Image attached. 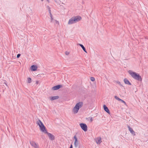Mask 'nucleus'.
Returning a JSON list of instances; mask_svg holds the SVG:
<instances>
[{
	"label": "nucleus",
	"instance_id": "nucleus-1",
	"mask_svg": "<svg viewBox=\"0 0 148 148\" xmlns=\"http://www.w3.org/2000/svg\"><path fill=\"white\" fill-rule=\"evenodd\" d=\"M129 73L132 77L138 81H142V79L141 76L135 72H132L131 71H129Z\"/></svg>",
	"mask_w": 148,
	"mask_h": 148
},
{
	"label": "nucleus",
	"instance_id": "nucleus-2",
	"mask_svg": "<svg viewBox=\"0 0 148 148\" xmlns=\"http://www.w3.org/2000/svg\"><path fill=\"white\" fill-rule=\"evenodd\" d=\"M83 105V103L82 102H79L76 103L75 106L73 108L72 111L75 114L77 113L80 108Z\"/></svg>",
	"mask_w": 148,
	"mask_h": 148
},
{
	"label": "nucleus",
	"instance_id": "nucleus-3",
	"mask_svg": "<svg viewBox=\"0 0 148 148\" xmlns=\"http://www.w3.org/2000/svg\"><path fill=\"white\" fill-rule=\"evenodd\" d=\"M36 124L39 126L40 127V129L42 132H44L46 129L42 123L40 119H38L37 121Z\"/></svg>",
	"mask_w": 148,
	"mask_h": 148
},
{
	"label": "nucleus",
	"instance_id": "nucleus-4",
	"mask_svg": "<svg viewBox=\"0 0 148 148\" xmlns=\"http://www.w3.org/2000/svg\"><path fill=\"white\" fill-rule=\"evenodd\" d=\"M43 132L47 134L49 137V139L51 140H53L55 139V136L53 135H52L50 133L47 132V130L46 129Z\"/></svg>",
	"mask_w": 148,
	"mask_h": 148
},
{
	"label": "nucleus",
	"instance_id": "nucleus-5",
	"mask_svg": "<svg viewBox=\"0 0 148 148\" xmlns=\"http://www.w3.org/2000/svg\"><path fill=\"white\" fill-rule=\"evenodd\" d=\"M79 125L81 128L84 132H86L87 130V126L84 123H81Z\"/></svg>",
	"mask_w": 148,
	"mask_h": 148
},
{
	"label": "nucleus",
	"instance_id": "nucleus-6",
	"mask_svg": "<svg viewBox=\"0 0 148 148\" xmlns=\"http://www.w3.org/2000/svg\"><path fill=\"white\" fill-rule=\"evenodd\" d=\"M73 138L75 139L74 143V146L75 148H77L79 145V141L76 135L74 136Z\"/></svg>",
	"mask_w": 148,
	"mask_h": 148
},
{
	"label": "nucleus",
	"instance_id": "nucleus-7",
	"mask_svg": "<svg viewBox=\"0 0 148 148\" xmlns=\"http://www.w3.org/2000/svg\"><path fill=\"white\" fill-rule=\"evenodd\" d=\"M73 17L75 23L79 21L82 19L81 17L79 16H77Z\"/></svg>",
	"mask_w": 148,
	"mask_h": 148
},
{
	"label": "nucleus",
	"instance_id": "nucleus-8",
	"mask_svg": "<svg viewBox=\"0 0 148 148\" xmlns=\"http://www.w3.org/2000/svg\"><path fill=\"white\" fill-rule=\"evenodd\" d=\"M127 127L128 128L129 131L130 132V133L134 136L136 135V134L135 132L133 130L132 128L130 127L129 125H127Z\"/></svg>",
	"mask_w": 148,
	"mask_h": 148
},
{
	"label": "nucleus",
	"instance_id": "nucleus-9",
	"mask_svg": "<svg viewBox=\"0 0 148 148\" xmlns=\"http://www.w3.org/2000/svg\"><path fill=\"white\" fill-rule=\"evenodd\" d=\"M30 143L31 145L35 148H37L38 147V145L34 141H30Z\"/></svg>",
	"mask_w": 148,
	"mask_h": 148
},
{
	"label": "nucleus",
	"instance_id": "nucleus-10",
	"mask_svg": "<svg viewBox=\"0 0 148 148\" xmlns=\"http://www.w3.org/2000/svg\"><path fill=\"white\" fill-rule=\"evenodd\" d=\"M62 86V85H58L56 86H55L53 87L52 88V90H57L60 88H61Z\"/></svg>",
	"mask_w": 148,
	"mask_h": 148
},
{
	"label": "nucleus",
	"instance_id": "nucleus-11",
	"mask_svg": "<svg viewBox=\"0 0 148 148\" xmlns=\"http://www.w3.org/2000/svg\"><path fill=\"white\" fill-rule=\"evenodd\" d=\"M75 23V21L74 20V19L73 17L71 18L69 20L68 22V24L69 25Z\"/></svg>",
	"mask_w": 148,
	"mask_h": 148
},
{
	"label": "nucleus",
	"instance_id": "nucleus-12",
	"mask_svg": "<svg viewBox=\"0 0 148 148\" xmlns=\"http://www.w3.org/2000/svg\"><path fill=\"white\" fill-rule=\"evenodd\" d=\"M103 107L104 110L108 114H110V112L109 109H108V108L106 106V105H104L103 106Z\"/></svg>",
	"mask_w": 148,
	"mask_h": 148
},
{
	"label": "nucleus",
	"instance_id": "nucleus-13",
	"mask_svg": "<svg viewBox=\"0 0 148 148\" xmlns=\"http://www.w3.org/2000/svg\"><path fill=\"white\" fill-rule=\"evenodd\" d=\"M37 67L36 65H33L31 67V70L32 71H35L37 70Z\"/></svg>",
	"mask_w": 148,
	"mask_h": 148
},
{
	"label": "nucleus",
	"instance_id": "nucleus-14",
	"mask_svg": "<svg viewBox=\"0 0 148 148\" xmlns=\"http://www.w3.org/2000/svg\"><path fill=\"white\" fill-rule=\"evenodd\" d=\"M59 98V97L58 96H55L49 97V99L51 101H53L55 100L58 99Z\"/></svg>",
	"mask_w": 148,
	"mask_h": 148
},
{
	"label": "nucleus",
	"instance_id": "nucleus-15",
	"mask_svg": "<svg viewBox=\"0 0 148 148\" xmlns=\"http://www.w3.org/2000/svg\"><path fill=\"white\" fill-rule=\"evenodd\" d=\"M124 81L125 83L126 84H128V85H132L131 83L126 78H125L124 79Z\"/></svg>",
	"mask_w": 148,
	"mask_h": 148
},
{
	"label": "nucleus",
	"instance_id": "nucleus-16",
	"mask_svg": "<svg viewBox=\"0 0 148 148\" xmlns=\"http://www.w3.org/2000/svg\"><path fill=\"white\" fill-rule=\"evenodd\" d=\"M101 138H98L96 139V141L97 144H99L101 142Z\"/></svg>",
	"mask_w": 148,
	"mask_h": 148
},
{
	"label": "nucleus",
	"instance_id": "nucleus-17",
	"mask_svg": "<svg viewBox=\"0 0 148 148\" xmlns=\"http://www.w3.org/2000/svg\"><path fill=\"white\" fill-rule=\"evenodd\" d=\"M78 45L82 47L83 51L86 53H87V51L86 50L84 46L82 44H79Z\"/></svg>",
	"mask_w": 148,
	"mask_h": 148
},
{
	"label": "nucleus",
	"instance_id": "nucleus-18",
	"mask_svg": "<svg viewBox=\"0 0 148 148\" xmlns=\"http://www.w3.org/2000/svg\"><path fill=\"white\" fill-rule=\"evenodd\" d=\"M49 13L50 14V17H51V22H52V21H53V17H52V14H51V12H49Z\"/></svg>",
	"mask_w": 148,
	"mask_h": 148
},
{
	"label": "nucleus",
	"instance_id": "nucleus-19",
	"mask_svg": "<svg viewBox=\"0 0 148 148\" xmlns=\"http://www.w3.org/2000/svg\"><path fill=\"white\" fill-rule=\"evenodd\" d=\"M27 81H28V82L29 83H31V81H32V79H31L30 78V77H28L27 78Z\"/></svg>",
	"mask_w": 148,
	"mask_h": 148
},
{
	"label": "nucleus",
	"instance_id": "nucleus-20",
	"mask_svg": "<svg viewBox=\"0 0 148 148\" xmlns=\"http://www.w3.org/2000/svg\"><path fill=\"white\" fill-rule=\"evenodd\" d=\"M114 98L116 99L119 101H120V100H121V99H120L117 96H114Z\"/></svg>",
	"mask_w": 148,
	"mask_h": 148
},
{
	"label": "nucleus",
	"instance_id": "nucleus-21",
	"mask_svg": "<svg viewBox=\"0 0 148 148\" xmlns=\"http://www.w3.org/2000/svg\"><path fill=\"white\" fill-rule=\"evenodd\" d=\"M90 79L92 81H94L95 80V79L93 77H91Z\"/></svg>",
	"mask_w": 148,
	"mask_h": 148
},
{
	"label": "nucleus",
	"instance_id": "nucleus-22",
	"mask_svg": "<svg viewBox=\"0 0 148 148\" xmlns=\"http://www.w3.org/2000/svg\"><path fill=\"white\" fill-rule=\"evenodd\" d=\"M47 8L48 9L49 12H51V10H50V7L49 6H47Z\"/></svg>",
	"mask_w": 148,
	"mask_h": 148
},
{
	"label": "nucleus",
	"instance_id": "nucleus-23",
	"mask_svg": "<svg viewBox=\"0 0 148 148\" xmlns=\"http://www.w3.org/2000/svg\"><path fill=\"white\" fill-rule=\"evenodd\" d=\"M121 100H120V101H121L122 103H124L125 105L126 104V103L124 101L121 99Z\"/></svg>",
	"mask_w": 148,
	"mask_h": 148
},
{
	"label": "nucleus",
	"instance_id": "nucleus-24",
	"mask_svg": "<svg viewBox=\"0 0 148 148\" xmlns=\"http://www.w3.org/2000/svg\"><path fill=\"white\" fill-rule=\"evenodd\" d=\"M21 56V54H20V53H19V54H18L17 55V56H16V58H19V57H20Z\"/></svg>",
	"mask_w": 148,
	"mask_h": 148
},
{
	"label": "nucleus",
	"instance_id": "nucleus-25",
	"mask_svg": "<svg viewBox=\"0 0 148 148\" xmlns=\"http://www.w3.org/2000/svg\"><path fill=\"white\" fill-rule=\"evenodd\" d=\"M65 54L66 55H68L69 54V52L68 51H66L65 53Z\"/></svg>",
	"mask_w": 148,
	"mask_h": 148
},
{
	"label": "nucleus",
	"instance_id": "nucleus-26",
	"mask_svg": "<svg viewBox=\"0 0 148 148\" xmlns=\"http://www.w3.org/2000/svg\"><path fill=\"white\" fill-rule=\"evenodd\" d=\"M116 83H117V84H118L119 85L120 84H121V82L119 81H117L116 82Z\"/></svg>",
	"mask_w": 148,
	"mask_h": 148
},
{
	"label": "nucleus",
	"instance_id": "nucleus-27",
	"mask_svg": "<svg viewBox=\"0 0 148 148\" xmlns=\"http://www.w3.org/2000/svg\"><path fill=\"white\" fill-rule=\"evenodd\" d=\"M90 121L91 122H92L93 121V119L91 117L90 118Z\"/></svg>",
	"mask_w": 148,
	"mask_h": 148
},
{
	"label": "nucleus",
	"instance_id": "nucleus-28",
	"mask_svg": "<svg viewBox=\"0 0 148 148\" xmlns=\"http://www.w3.org/2000/svg\"><path fill=\"white\" fill-rule=\"evenodd\" d=\"M69 148H73V145H72L71 144V146H70V147H69Z\"/></svg>",
	"mask_w": 148,
	"mask_h": 148
},
{
	"label": "nucleus",
	"instance_id": "nucleus-29",
	"mask_svg": "<svg viewBox=\"0 0 148 148\" xmlns=\"http://www.w3.org/2000/svg\"><path fill=\"white\" fill-rule=\"evenodd\" d=\"M55 21H56V23H59V22L57 20H56Z\"/></svg>",
	"mask_w": 148,
	"mask_h": 148
},
{
	"label": "nucleus",
	"instance_id": "nucleus-30",
	"mask_svg": "<svg viewBox=\"0 0 148 148\" xmlns=\"http://www.w3.org/2000/svg\"><path fill=\"white\" fill-rule=\"evenodd\" d=\"M121 86L124 87V86H123V85L121 84H120L119 85Z\"/></svg>",
	"mask_w": 148,
	"mask_h": 148
},
{
	"label": "nucleus",
	"instance_id": "nucleus-31",
	"mask_svg": "<svg viewBox=\"0 0 148 148\" xmlns=\"http://www.w3.org/2000/svg\"><path fill=\"white\" fill-rule=\"evenodd\" d=\"M38 82L37 81V82H36V84H38Z\"/></svg>",
	"mask_w": 148,
	"mask_h": 148
}]
</instances>
